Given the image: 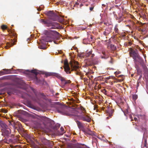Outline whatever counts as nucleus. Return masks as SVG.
Here are the masks:
<instances>
[{"instance_id": "obj_1", "label": "nucleus", "mask_w": 148, "mask_h": 148, "mask_svg": "<svg viewBox=\"0 0 148 148\" xmlns=\"http://www.w3.org/2000/svg\"><path fill=\"white\" fill-rule=\"evenodd\" d=\"M40 22L43 24L45 25L47 27H51L50 28L51 29H61L63 28L62 25L58 22H52L48 20H45L43 19H41Z\"/></svg>"}, {"instance_id": "obj_2", "label": "nucleus", "mask_w": 148, "mask_h": 148, "mask_svg": "<svg viewBox=\"0 0 148 148\" xmlns=\"http://www.w3.org/2000/svg\"><path fill=\"white\" fill-rule=\"evenodd\" d=\"M1 126L2 135L4 137H6L7 138L9 137L11 133V130L4 123H1Z\"/></svg>"}, {"instance_id": "obj_3", "label": "nucleus", "mask_w": 148, "mask_h": 148, "mask_svg": "<svg viewBox=\"0 0 148 148\" xmlns=\"http://www.w3.org/2000/svg\"><path fill=\"white\" fill-rule=\"evenodd\" d=\"M45 33L48 37L50 38L51 39L54 38L56 35L59 34L58 32L56 31L51 30L45 31Z\"/></svg>"}, {"instance_id": "obj_4", "label": "nucleus", "mask_w": 148, "mask_h": 148, "mask_svg": "<svg viewBox=\"0 0 148 148\" xmlns=\"http://www.w3.org/2000/svg\"><path fill=\"white\" fill-rule=\"evenodd\" d=\"M131 56H132L134 60H136L138 59L140 61H141L142 59L136 51L134 50H132L130 52Z\"/></svg>"}, {"instance_id": "obj_5", "label": "nucleus", "mask_w": 148, "mask_h": 148, "mask_svg": "<svg viewBox=\"0 0 148 148\" xmlns=\"http://www.w3.org/2000/svg\"><path fill=\"white\" fill-rule=\"evenodd\" d=\"M78 118L79 119L82 120L83 121L90 122L91 121V119L89 116L86 115L81 114L79 116Z\"/></svg>"}, {"instance_id": "obj_6", "label": "nucleus", "mask_w": 148, "mask_h": 148, "mask_svg": "<svg viewBox=\"0 0 148 148\" xmlns=\"http://www.w3.org/2000/svg\"><path fill=\"white\" fill-rule=\"evenodd\" d=\"M106 113L107 116V119H108L111 117V108L110 105L107 106L106 109Z\"/></svg>"}, {"instance_id": "obj_7", "label": "nucleus", "mask_w": 148, "mask_h": 148, "mask_svg": "<svg viewBox=\"0 0 148 148\" xmlns=\"http://www.w3.org/2000/svg\"><path fill=\"white\" fill-rule=\"evenodd\" d=\"M71 71H76V72L75 73L77 75H81V73L78 71V69L79 68V66L77 65H73L71 63Z\"/></svg>"}, {"instance_id": "obj_8", "label": "nucleus", "mask_w": 148, "mask_h": 148, "mask_svg": "<svg viewBox=\"0 0 148 148\" xmlns=\"http://www.w3.org/2000/svg\"><path fill=\"white\" fill-rule=\"evenodd\" d=\"M64 71L66 72V73L67 74H70L71 73L70 71V68L69 66V65L67 62L66 61H65L64 62Z\"/></svg>"}, {"instance_id": "obj_9", "label": "nucleus", "mask_w": 148, "mask_h": 148, "mask_svg": "<svg viewBox=\"0 0 148 148\" xmlns=\"http://www.w3.org/2000/svg\"><path fill=\"white\" fill-rule=\"evenodd\" d=\"M144 76L146 81V84L147 88V92L148 94V71L146 70L144 73Z\"/></svg>"}, {"instance_id": "obj_10", "label": "nucleus", "mask_w": 148, "mask_h": 148, "mask_svg": "<svg viewBox=\"0 0 148 148\" xmlns=\"http://www.w3.org/2000/svg\"><path fill=\"white\" fill-rule=\"evenodd\" d=\"M144 76L146 81V84L147 88V92L148 94V71L146 70L144 73Z\"/></svg>"}, {"instance_id": "obj_11", "label": "nucleus", "mask_w": 148, "mask_h": 148, "mask_svg": "<svg viewBox=\"0 0 148 148\" xmlns=\"http://www.w3.org/2000/svg\"><path fill=\"white\" fill-rule=\"evenodd\" d=\"M57 112L58 113H61V114L66 115L68 116H71L72 115V114L68 113L66 111L64 110H58Z\"/></svg>"}, {"instance_id": "obj_12", "label": "nucleus", "mask_w": 148, "mask_h": 148, "mask_svg": "<svg viewBox=\"0 0 148 148\" xmlns=\"http://www.w3.org/2000/svg\"><path fill=\"white\" fill-rule=\"evenodd\" d=\"M3 70L5 71H0V76L11 73V71L10 69H4Z\"/></svg>"}, {"instance_id": "obj_13", "label": "nucleus", "mask_w": 148, "mask_h": 148, "mask_svg": "<svg viewBox=\"0 0 148 148\" xmlns=\"http://www.w3.org/2000/svg\"><path fill=\"white\" fill-rule=\"evenodd\" d=\"M7 93L9 95H11L12 94H14L16 93V91L14 88H10L7 90Z\"/></svg>"}, {"instance_id": "obj_14", "label": "nucleus", "mask_w": 148, "mask_h": 148, "mask_svg": "<svg viewBox=\"0 0 148 148\" xmlns=\"http://www.w3.org/2000/svg\"><path fill=\"white\" fill-rule=\"evenodd\" d=\"M47 16H49L50 18L51 19L54 20V17L55 16V15L53 13L52 11H49L47 13Z\"/></svg>"}, {"instance_id": "obj_15", "label": "nucleus", "mask_w": 148, "mask_h": 148, "mask_svg": "<svg viewBox=\"0 0 148 148\" xmlns=\"http://www.w3.org/2000/svg\"><path fill=\"white\" fill-rule=\"evenodd\" d=\"M98 63V61H95L94 60H93L92 61L90 62L88 61L86 63V64L88 66H91L94 64H97Z\"/></svg>"}, {"instance_id": "obj_16", "label": "nucleus", "mask_w": 148, "mask_h": 148, "mask_svg": "<svg viewBox=\"0 0 148 148\" xmlns=\"http://www.w3.org/2000/svg\"><path fill=\"white\" fill-rule=\"evenodd\" d=\"M76 122L79 128L80 129H81L82 130H84V128L82 123L80 121L77 120L76 121Z\"/></svg>"}, {"instance_id": "obj_17", "label": "nucleus", "mask_w": 148, "mask_h": 148, "mask_svg": "<svg viewBox=\"0 0 148 148\" xmlns=\"http://www.w3.org/2000/svg\"><path fill=\"white\" fill-rule=\"evenodd\" d=\"M141 129H142V131L144 132L143 134V137L145 138V137L147 136L148 135L146 129L143 127L142 126L141 127Z\"/></svg>"}, {"instance_id": "obj_18", "label": "nucleus", "mask_w": 148, "mask_h": 148, "mask_svg": "<svg viewBox=\"0 0 148 148\" xmlns=\"http://www.w3.org/2000/svg\"><path fill=\"white\" fill-rule=\"evenodd\" d=\"M86 56L87 57H90L92 58L95 56V54L92 53V51H90L86 54Z\"/></svg>"}, {"instance_id": "obj_19", "label": "nucleus", "mask_w": 148, "mask_h": 148, "mask_svg": "<svg viewBox=\"0 0 148 148\" xmlns=\"http://www.w3.org/2000/svg\"><path fill=\"white\" fill-rule=\"evenodd\" d=\"M82 131L84 133L89 135H91L92 134V131H91L89 129H87V130H82Z\"/></svg>"}, {"instance_id": "obj_20", "label": "nucleus", "mask_w": 148, "mask_h": 148, "mask_svg": "<svg viewBox=\"0 0 148 148\" xmlns=\"http://www.w3.org/2000/svg\"><path fill=\"white\" fill-rule=\"evenodd\" d=\"M41 119L45 121H46V122L47 123H49L50 122L51 120L49 118L45 116H42L41 117Z\"/></svg>"}, {"instance_id": "obj_21", "label": "nucleus", "mask_w": 148, "mask_h": 148, "mask_svg": "<svg viewBox=\"0 0 148 148\" xmlns=\"http://www.w3.org/2000/svg\"><path fill=\"white\" fill-rule=\"evenodd\" d=\"M11 77L10 75L5 76L2 77L0 78L1 80H8L11 79Z\"/></svg>"}, {"instance_id": "obj_22", "label": "nucleus", "mask_w": 148, "mask_h": 148, "mask_svg": "<svg viewBox=\"0 0 148 148\" xmlns=\"http://www.w3.org/2000/svg\"><path fill=\"white\" fill-rule=\"evenodd\" d=\"M29 72L30 73L34 74L35 75L36 77V75L39 73L36 69L32 70L29 71Z\"/></svg>"}, {"instance_id": "obj_23", "label": "nucleus", "mask_w": 148, "mask_h": 148, "mask_svg": "<svg viewBox=\"0 0 148 148\" xmlns=\"http://www.w3.org/2000/svg\"><path fill=\"white\" fill-rule=\"evenodd\" d=\"M18 126V128H17V129L18 132H23L24 131L23 128L21 124L19 125Z\"/></svg>"}, {"instance_id": "obj_24", "label": "nucleus", "mask_w": 148, "mask_h": 148, "mask_svg": "<svg viewBox=\"0 0 148 148\" xmlns=\"http://www.w3.org/2000/svg\"><path fill=\"white\" fill-rule=\"evenodd\" d=\"M38 47L39 49H45L47 48L45 45L44 44H40Z\"/></svg>"}, {"instance_id": "obj_25", "label": "nucleus", "mask_w": 148, "mask_h": 148, "mask_svg": "<svg viewBox=\"0 0 148 148\" xmlns=\"http://www.w3.org/2000/svg\"><path fill=\"white\" fill-rule=\"evenodd\" d=\"M64 85H66V84H70L71 82L70 80H65L64 82Z\"/></svg>"}, {"instance_id": "obj_26", "label": "nucleus", "mask_w": 148, "mask_h": 148, "mask_svg": "<svg viewBox=\"0 0 148 148\" xmlns=\"http://www.w3.org/2000/svg\"><path fill=\"white\" fill-rule=\"evenodd\" d=\"M118 25H116L115 27L114 30L115 32L117 33L118 32Z\"/></svg>"}, {"instance_id": "obj_27", "label": "nucleus", "mask_w": 148, "mask_h": 148, "mask_svg": "<svg viewBox=\"0 0 148 148\" xmlns=\"http://www.w3.org/2000/svg\"><path fill=\"white\" fill-rule=\"evenodd\" d=\"M64 21V19L62 17H60L58 20V21L60 23H62Z\"/></svg>"}, {"instance_id": "obj_28", "label": "nucleus", "mask_w": 148, "mask_h": 148, "mask_svg": "<svg viewBox=\"0 0 148 148\" xmlns=\"http://www.w3.org/2000/svg\"><path fill=\"white\" fill-rule=\"evenodd\" d=\"M1 27L2 29L4 30L7 29V27L5 25H3L1 26Z\"/></svg>"}, {"instance_id": "obj_29", "label": "nucleus", "mask_w": 148, "mask_h": 148, "mask_svg": "<svg viewBox=\"0 0 148 148\" xmlns=\"http://www.w3.org/2000/svg\"><path fill=\"white\" fill-rule=\"evenodd\" d=\"M11 45L12 44H10L9 43L7 44V46L5 47V48L6 49H8V48H9L12 45Z\"/></svg>"}, {"instance_id": "obj_30", "label": "nucleus", "mask_w": 148, "mask_h": 148, "mask_svg": "<svg viewBox=\"0 0 148 148\" xmlns=\"http://www.w3.org/2000/svg\"><path fill=\"white\" fill-rule=\"evenodd\" d=\"M114 73V74L116 76V77H118V76H117V75L118 74H119L120 73V72H113ZM122 76V75H119V76H118V77H121V76Z\"/></svg>"}, {"instance_id": "obj_31", "label": "nucleus", "mask_w": 148, "mask_h": 148, "mask_svg": "<svg viewBox=\"0 0 148 148\" xmlns=\"http://www.w3.org/2000/svg\"><path fill=\"white\" fill-rule=\"evenodd\" d=\"M45 74L46 77L50 76L52 75L51 73H46Z\"/></svg>"}, {"instance_id": "obj_32", "label": "nucleus", "mask_w": 148, "mask_h": 148, "mask_svg": "<svg viewBox=\"0 0 148 148\" xmlns=\"http://www.w3.org/2000/svg\"><path fill=\"white\" fill-rule=\"evenodd\" d=\"M137 69V71L138 73V75H140V74H142V72L141 70L139 69Z\"/></svg>"}, {"instance_id": "obj_33", "label": "nucleus", "mask_w": 148, "mask_h": 148, "mask_svg": "<svg viewBox=\"0 0 148 148\" xmlns=\"http://www.w3.org/2000/svg\"><path fill=\"white\" fill-rule=\"evenodd\" d=\"M60 131L61 132H62V133H61V135H62L63 133H64V129L62 127H61L60 128Z\"/></svg>"}, {"instance_id": "obj_34", "label": "nucleus", "mask_w": 148, "mask_h": 148, "mask_svg": "<svg viewBox=\"0 0 148 148\" xmlns=\"http://www.w3.org/2000/svg\"><path fill=\"white\" fill-rule=\"evenodd\" d=\"M116 102L117 105H118L119 106H120V105H119V103L121 104H122L123 103L122 102H121V99H120V101H119L118 102H117V101H116Z\"/></svg>"}, {"instance_id": "obj_35", "label": "nucleus", "mask_w": 148, "mask_h": 148, "mask_svg": "<svg viewBox=\"0 0 148 148\" xmlns=\"http://www.w3.org/2000/svg\"><path fill=\"white\" fill-rule=\"evenodd\" d=\"M133 97L134 99L136 100L138 96L136 95H133Z\"/></svg>"}, {"instance_id": "obj_36", "label": "nucleus", "mask_w": 148, "mask_h": 148, "mask_svg": "<svg viewBox=\"0 0 148 148\" xmlns=\"http://www.w3.org/2000/svg\"><path fill=\"white\" fill-rule=\"evenodd\" d=\"M116 49V47L114 45H112V50H115Z\"/></svg>"}, {"instance_id": "obj_37", "label": "nucleus", "mask_w": 148, "mask_h": 148, "mask_svg": "<svg viewBox=\"0 0 148 148\" xmlns=\"http://www.w3.org/2000/svg\"><path fill=\"white\" fill-rule=\"evenodd\" d=\"M142 74H141L140 75L139 78V79H138V82H140V79L142 78Z\"/></svg>"}, {"instance_id": "obj_38", "label": "nucleus", "mask_w": 148, "mask_h": 148, "mask_svg": "<svg viewBox=\"0 0 148 148\" xmlns=\"http://www.w3.org/2000/svg\"><path fill=\"white\" fill-rule=\"evenodd\" d=\"M113 14L114 15V17L116 19H117L118 18V17L116 16V15L115 12H113Z\"/></svg>"}, {"instance_id": "obj_39", "label": "nucleus", "mask_w": 148, "mask_h": 148, "mask_svg": "<svg viewBox=\"0 0 148 148\" xmlns=\"http://www.w3.org/2000/svg\"><path fill=\"white\" fill-rule=\"evenodd\" d=\"M60 80H61V81L62 82H64L65 79L64 78H63V77H61L60 78Z\"/></svg>"}, {"instance_id": "obj_40", "label": "nucleus", "mask_w": 148, "mask_h": 148, "mask_svg": "<svg viewBox=\"0 0 148 148\" xmlns=\"http://www.w3.org/2000/svg\"><path fill=\"white\" fill-rule=\"evenodd\" d=\"M140 84H141L140 82H138V81H137V86H136L137 89H138V87L139 86Z\"/></svg>"}, {"instance_id": "obj_41", "label": "nucleus", "mask_w": 148, "mask_h": 148, "mask_svg": "<svg viewBox=\"0 0 148 148\" xmlns=\"http://www.w3.org/2000/svg\"><path fill=\"white\" fill-rule=\"evenodd\" d=\"M56 76L59 79L61 77V76H60V75L58 74H56Z\"/></svg>"}, {"instance_id": "obj_42", "label": "nucleus", "mask_w": 148, "mask_h": 148, "mask_svg": "<svg viewBox=\"0 0 148 148\" xmlns=\"http://www.w3.org/2000/svg\"><path fill=\"white\" fill-rule=\"evenodd\" d=\"M31 98L32 99V100H33L34 101H37V99L36 98H35L34 97H31Z\"/></svg>"}, {"instance_id": "obj_43", "label": "nucleus", "mask_w": 148, "mask_h": 148, "mask_svg": "<svg viewBox=\"0 0 148 148\" xmlns=\"http://www.w3.org/2000/svg\"><path fill=\"white\" fill-rule=\"evenodd\" d=\"M94 8V6H92L90 7V11H93V9Z\"/></svg>"}, {"instance_id": "obj_44", "label": "nucleus", "mask_w": 148, "mask_h": 148, "mask_svg": "<svg viewBox=\"0 0 148 148\" xmlns=\"http://www.w3.org/2000/svg\"><path fill=\"white\" fill-rule=\"evenodd\" d=\"M42 9V7L40 6L39 7L38 9V10L39 11H40Z\"/></svg>"}, {"instance_id": "obj_45", "label": "nucleus", "mask_w": 148, "mask_h": 148, "mask_svg": "<svg viewBox=\"0 0 148 148\" xmlns=\"http://www.w3.org/2000/svg\"><path fill=\"white\" fill-rule=\"evenodd\" d=\"M78 56L79 57H81L82 56V54L80 53H78Z\"/></svg>"}, {"instance_id": "obj_46", "label": "nucleus", "mask_w": 148, "mask_h": 148, "mask_svg": "<svg viewBox=\"0 0 148 148\" xmlns=\"http://www.w3.org/2000/svg\"><path fill=\"white\" fill-rule=\"evenodd\" d=\"M108 48H111V45L110 44V43H109L108 45Z\"/></svg>"}, {"instance_id": "obj_47", "label": "nucleus", "mask_w": 148, "mask_h": 148, "mask_svg": "<svg viewBox=\"0 0 148 148\" xmlns=\"http://www.w3.org/2000/svg\"><path fill=\"white\" fill-rule=\"evenodd\" d=\"M108 92L106 90H105V94L106 95H108Z\"/></svg>"}, {"instance_id": "obj_48", "label": "nucleus", "mask_w": 148, "mask_h": 148, "mask_svg": "<svg viewBox=\"0 0 148 148\" xmlns=\"http://www.w3.org/2000/svg\"><path fill=\"white\" fill-rule=\"evenodd\" d=\"M80 78L81 79H84V75H80Z\"/></svg>"}, {"instance_id": "obj_49", "label": "nucleus", "mask_w": 148, "mask_h": 148, "mask_svg": "<svg viewBox=\"0 0 148 148\" xmlns=\"http://www.w3.org/2000/svg\"><path fill=\"white\" fill-rule=\"evenodd\" d=\"M134 119L135 121H136L137 120V119L136 117L134 118Z\"/></svg>"}, {"instance_id": "obj_50", "label": "nucleus", "mask_w": 148, "mask_h": 148, "mask_svg": "<svg viewBox=\"0 0 148 148\" xmlns=\"http://www.w3.org/2000/svg\"><path fill=\"white\" fill-rule=\"evenodd\" d=\"M97 106H94V110H95L96 108H97Z\"/></svg>"}, {"instance_id": "obj_51", "label": "nucleus", "mask_w": 148, "mask_h": 148, "mask_svg": "<svg viewBox=\"0 0 148 148\" xmlns=\"http://www.w3.org/2000/svg\"><path fill=\"white\" fill-rule=\"evenodd\" d=\"M79 99H78L77 101V103H79Z\"/></svg>"}, {"instance_id": "obj_52", "label": "nucleus", "mask_w": 148, "mask_h": 148, "mask_svg": "<svg viewBox=\"0 0 148 148\" xmlns=\"http://www.w3.org/2000/svg\"><path fill=\"white\" fill-rule=\"evenodd\" d=\"M59 102H56L55 103L56 104H59Z\"/></svg>"}, {"instance_id": "obj_53", "label": "nucleus", "mask_w": 148, "mask_h": 148, "mask_svg": "<svg viewBox=\"0 0 148 148\" xmlns=\"http://www.w3.org/2000/svg\"><path fill=\"white\" fill-rule=\"evenodd\" d=\"M1 123H2V121H0V125H1Z\"/></svg>"}, {"instance_id": "obj_54", "label": "nucleus", "mask_w": 148, "mask_h": 148, "mask_svg": "<svg viewBox=\"0 0 148 148\" xmlns=\"http://www.w3.org/2000/svg\"><path fill=\"white\" fill-rule=\"evenodd\" d=\"M58 94H59L58 93H56V95H58Z\"/></svg>"}, {"instance_id": "obj_55", "label": "nucleus", "mask_w": 148, "mask_h": 148, "mask_svg": "<svg viewBox=\"0 0 148 148\" xmlns=\"http://www.w3.org/2000/svg\"><path fill=\"white\" fill-rule=\"evenodd\" d=\"M110 39L109 40V41L108 42V43H109V42L110 43Z\"/></svg>"}, {"instance_id": "obj_56", "label": "nucleus", "mask_w": 148, "mask_h": 148, "mask_svg": "<svg viewBox=\"0 0 148 148\" xmlns=\"http://www.w3.org/2000/svg\"><path fill=\"white\" fill-rule=\"evenodd\" d=\"M111 112H112H112H113V110L112 109V111H111Z\"/></svg>"}, {"instance_id": "obj_57", "label": "nucleus", "mask_w": 148, "mask_h": 148, "mask_svg": "<svg viewBox=\"0 0 148 148\" xmlns=\"http://www.w3.org/2000/svg\"><path fill=\"white\" fill-rule=\"evenodd\" d=\"M111 62H112V61H111Z\"/></svg>"}, {"instance_id": "obj_58", "label": "nucleus", "mask_w": 148, "mask_h": 148, "mask_svg": "<svg viewBox=\"0 0 148 148\" xmlns=\"http://www.w3.org/2000/svg\"><path fill=\"white\" fill-rule=\"evenodd\" d=\"M111 9V8H110L109 9V10H110Z\"/></svg>"}, {"instance_id": "obj_59", "label": "nucleus", "mask_w": 148, "mask_h": 148, "mask_svg": "<svg viewBox=\"0 0 148 148\" xmlns=\"http://www.w3.org/2000/svg\"><path fill=\"white\" fill-rule=\"evenodd\" d=\"M111 77H112V79L113 78V76H112Z\"/></svg>"}, {"instance_id": "obj_60", "label": "nucleus", "mask_w": 148, "mask_h": 148, "mask_svg": "<svg viewBox=\"0 0 148 148\" xmlns=\"http://www.w3.org/2000/svg\"><path fill=\"white\" fill-rule=\"evenodd\" d=\"M131 75L132 76H133V75H132H132Z\"/></svg>"}]
</instances>
